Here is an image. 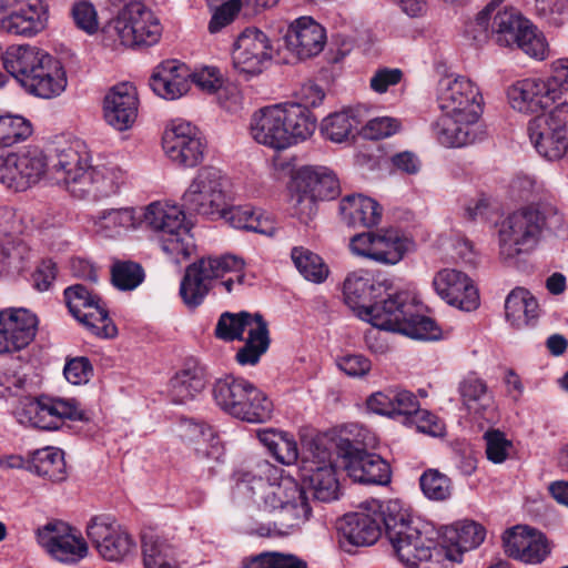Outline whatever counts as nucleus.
Listing matches in <instances>:
<instances>
[{
    "mask_svg": "<svg viewBox=\"0 0 568 568\" xmlns=\"http://www.w3.org/2000/svg\"><path fill=\"white\" fill-rule=\"evenodd\" d=\"M283 470L265 459L257 460L241 475L237 490L258 509L278 516L275 530L285 534L308 519L311 507L306 490Z\"/></svg>",
    "mask_w": 568,
    "mask_h": 568,
    "instance_id": "nucleus-1",
    "label": "nucleus"
},
{
    "mask_svg": "<svg viewBox=\"0 0 568 568\" xmlns=\"http://www.w3.org/2000/svg\"><path fill=\"white\" fill-rule=\"evenodd\" d=\"M442 115L433 125L434 135L446 148H462L475 142L483 112L479 88L464 75H446L437 85Z\"/></svg>",
    "mask_w": 568,
    "mask_h": 568,
    "instance_id": "nucleus-2",
    "label": "nucleus"
},
{
    "mask_svg": "<svg viewBox=\"0 0 568 568\" xmlns=\"http://www.w3.org/2000/svg\"><path fill=\"white\" fill-rule=\"evenodd\" d=\"M382 514L386 537L403 565L430 568L433 558L442 560L444 548L437 545V532L430 525L412 520L398 500L386 501Z\"/></svg>",
    "mask_w": 568,
    "mask_h": 568,
    "instance_id": "nucleus-3",
    "label": "nucleus"
},
{
    "mask_svg": "<svg viewBox=\"0 0 568 568\" xmlns=\"http://www.w3.org/2000/svg\"><path fill=\"white\" fill-rule=\"evenodd\" d=\"M565 232L562 214L550 204L528 205L508 214L498 226L499 256L514 263L538 244L542 231Z\"/></svg>",
    "mask_w": 568,
    "mask_h": 568,
    "instance_id": "nucleus-4",
    "label": "nucleus"
},
{
    "mask_svg": "<svg viewBox=\"0 0 568 568\" xmlns=\"http://www.w3.org/2000/svg\"><path fill=\"white\" fill-rule=\"evenodd\" d=\"M316 119L298 104L277 103L255 111L250 133L255 142L274 151H283L311 138Z\"/></svg>",
    "mask_w": 568,
    "mask_h": 568,
    "instance_id": "nucleus-5",
    "label": "nucleus"
},
{
    "mask_svg": "<svg viewBox=\"0 0 568 568\" xmlns=\"http://www.w3.org/2000/svg\"><path fill=\"white\" fill-rule=\"evenodd\" d=\"M359 318L375 328L399 333L412 338L434 341L440 328L429 317L420 314L419 305L407 292L387 291L368 308H361Z\"/></svg>",
    "mask_w": 568,
    "mask_h": 568,
    "instance_id": "nucleus-6",
    "label": "nucleus"
},
{
    "mask_svg": "<svg viewBox=\"0 0 568 568\" xmlns=\"http://www.w3.org/2000/svg\"><path fill=\"white\" fill-rule=\"evenodd\" d=\"M216 405L229 415L247 423H264L272 416L273 404L253 383L234 375L216 379L213 385Z\"/></svg>",
    "mask_w": 568,
    "mask_h": 568,
    "instance_id": "nucleus-7",
    "label": "nucleus"
},
{
    "mask_svg": "<svg viewBox=\"0 0 568 568\" xmlns=\"http://www.w3.org/2000/svg\"><path fill=\"white\" fill-rule=\"evenodd\" d=\"M143 217L151 229L159 232L160 246L173 261L180 263L191 256L195 243L185 213L180 206L151 203Z\"/></svg>",
    "mask_w": 568,
    "mask_h": 568,
    "instance_id": "nucleus-8",
    "label": "nucleus"
},
{
    "mask_svg": "<svg viewBox=\"0 0 568 568\" xmlns=\"http://www.w3.org/2000/svg\"><path fill=\"white\" fill-rule=\"evenodd\" d=\"M244 261L233 254L206 256L190 264L180 285V294L189 307L199 306L213 286L226 274H237V283H244Z\"/></svg>",
    "mask_w": 568,
    "mask_h": 568,
    "instance_id": "nucleus-9",
    "label": "nucleus"
},
{
    "mask_svg": "<svg viewBox=\"0 0 568 568\" xmlns=\"http://www.w3.org/2000/svg\"><path fill=\"white\" fill-rule=\"evenodd\" d=\"M245 331L247 338L244 346L237 351L236 361L241 365H255L270 346L267 323L261 314L225 312L217 321L215 335L226 342L241 341Z\"/></svg>",
    "mask_w": 568,
    "mask_h": 568,
    "instance_id": "nucleus-10",
    "label": "nucleus"
},
{
    "mask_svg": "<svg viewBox=\"0 0 568 568\" xmlns=\"http://www.w3.org/2000/svg\"><path fill=\"white\" fill-rule=\"evenodd\" d=\"M227 180L221 170L205 166L197 171L181 201L182 207L191 214L219 220L227 206Z\"/></svg>",
    "mask_w": 568,
    "mask_h": 568,
    "instance_id": "nucleus-11",
    "label": "nucleus"
},
{
    "mask_svg": "<svg viewBox=\"0 0 568 568\" xmlns=\"http://www.w3.org/2000/svg\"><path fill=\"white\" fill-rule=\"evenodd\" d=\"M14 414L20 424L44 430L58 429L64 419H88L74 398L24 397L19 402Z\"/></svg>",
    "mask_w": 568,
    "mask_h": 568,
    "instance_id": "nucleus-12",
    "label": "nucleus"
},
{
    "mask_svg": "<svg viewBox=\"0 0 568 568\" xmlns=\"http://www.w3.org/2000/svg\"><path fill=\"white\" fill-rule=\"evenodd\" d=\"M49 173V160L39 148L0 152V182L14 192L38 184Z\"/></svg>",
    "mask_w": 568,
    "mask_h": 568,
    "instance_id": "nucleus-13",
    "label": "nucleus"
},
{
    "mask_svg": "<svg viewBox=\"0 0 568 568\" xmlns=\"http://www.w3.org/2000/svg\"><path fill=\"white\" fill-rule=\"evenodd\" d=\"M90 165L89 154L84 150V145L75 142L55 149L49 163V172L71 195L78 199H87V187L91 183Z\"/></svg>",
    "mask_w": 568,
    "mask_h": 568,
    "instance_id": "nucleus-14",
    "label": "nucleus"
},
{
    "mask_svg": "<svg viewBox=\"0 0 568 568\" xmlns=\"http://www.w3.org/2000/svg\"><path fill=\"white\" fill-rule=\"evenodd\" d=\"M413 246V241L395 229L356 234L349 242L353 254L386 265L400 262Z\"/></svg>",
    "mask_w": 568,
    "mask_h": 568,
    "instance_id": "nucleus-15",
    "label": "nucleus"
},
{
    "mask_svg": "<svg viewBox=\"0 0 568 568\" xmlns=\"http://www.w3.org/2000/svg\"><path fill=\"white\" fill-rule=\"evenodd\" d=\"M0 28L14 36L33 38L48 28V0H0Z\"/></svg>",
    "mask_w": 568,
    "mask_h": 568,
    "instance_id": "nucleus-16",
    "label": "nucleus"
},
{
    "mask_svg": "<svg viewBox=\"0 0 568 568\" xmlns=\"http://www.w3.org/2000/svg\"><path fill=\"white\" fill-rule=\"evenodd\" d=\"M166 156L182 168H195L204 160L206 141L192 123L176 119L171 121L162 136Z\"/></svg>",
    "mask_w": 568,
    "mask_h": 568,
    "instance_id": "nucleus-17",
    "label": "nucleus"
},
{
    "mask_svg": "<svg viewBox=\"0 0 568 568\" xmlns=\"http://www.w3.org/2000/svg\"><path fill=\"white\" fill-rule=\"evenodd\" d=\"M64 298L70 313L87 329L103 338L116 335V327L109 317L102 300L82 284H75L64 290Z\"/></svg>",
    "mask_w": 568,
    "mask_h": 568,
    "instance_id": "nucleus-18",
    "label": "nucleus"
},
{
    "mask_svg": "<svg viewBox=\"0 0 568 568\" xmlns=\"http://www.w3.org/2000/svg\"><path fill=\"white\" fill-rule=\"evenodd\" d=\"M37 540L52 558L65 564L79 562L87 557L89 550L87 541L77 529L60 520L38 528Z\"/></svg>",
    "mask_w": 568,
    "mask_h": 568,
    "instance_id": "nucleus-19",
    "label": "nucleus"
},
{
    "mask_svg": "<svg viewBox=\"0 0 568 568\" xmlns=\"http://www.w3.org/2000/svg\"><path fill=\"white\" fill-rule=\"evenodd\" d=\"M268 36L257 28H246L236 38L232 49L233 67L241 73L257 75L273 59Z\"/></svg>",
    "mask_w": 568,
    "mask_h": 568,
    "instance_id": "nucleus-20",
    "label": "nucleus"
},
{
    "mask_svg": "<svg viewBox=\"0 0 568 568\" xmlns=\"http://www.w3.org/2000/svg\"><path fill=\"white\" fill-rule=\"evenodd\" d=\"M87 536L100 556L110 561L122 560L135 549L128 531L108 518H93L88 524Z\"/></svg>",
    "mask_w": 568,
    "mask_h": 568,
    "instance_id": "nucleus-21",
    "label": "nucleus"
},
{
    "mask_svg": "<svg viewBox=\"0 0 568 568\" xmlns=\"http://www.w3.org/2000/svg\"><path fill=\"white\" fill-rule=\"evenodd\" d=\"M37 328V316L26 308L0 311V354L28 346L33 341Z\"/></svg>",
    "mask_w": 568,
    "mask_h": 568,
    "instance_id": "nucleus-22",
    "label": "nucleus"
},
{
    "mask_svg": "<svg viewBox=\"0 0 568 568\" xmlns=\"http://www.w3.org/2000/svg\"><path fill=\"white\" fill-rule=\"evenodd\" d=\"M506 95L510 108L524 114L540 113L557 101L555 90L544 78L517 80L508 87Z\"/></svg>",
    "mask_w": 568,
    "mask_h": 568,
    "instance_id": "nucleus-23",
    "label": "nucleus"
},
{
    "mask_svg": "<svg viewBox=\"0 0 568 568\" xmlns=\"http://www.w3.org/2000/svg\"><path fill=\"white\" fill-rule=\"evenodd\" d=\"M433 286L437 295L449 305L463 311H474L479 305L478 291L471 280L460 271L444 268L436 273Z\"/></svg>",
    "mask_w": 568,
    "mask_h": 568,
    "instance_id": "nucleus-24",
    "label": "nucleus"
},
{
    "mask_svg": "<svg viewBox=\"0 0 568 568\" xmlns=\"http://www.w3.org/2000/svg\"><path fill=\"white\" fill-rule=\"evenodd\" d=\"M505 552L525 564H539L549 555L545 535L528 526H516L503 536Z\"/></svg>",
    "mask_w": 568,
    "mask_h": 568,
    "instance_id": "nucleus-25",
    "label": "nucleus"
},
{
    "mask_svg": "<svg viewBox=\"0 0 568 568\" xmlns=\"http://www.w3.org/2000/svg\"><path fill=\"white\" fill-rule=\"evenodd\" d=\"M345 444L348 448L344 453V467L354 481L369 485H386L389 483L390 468L387 462L378 455L354 447L348 440H345Z\"/></svg>",
    "mask_w": 568,
    "mask_h": 568,
    "instance_id": "nucleus-26",
    "label": "nucleus"
},
{
    "mask_svg": "<svg viewBox=\"0 0 568 568\" xmlns=\"http://www.w3.org/2000/svg\"><path fill=\"white\" fill-rule=\"evenodd\" d=\"M138 94L132 83L114 85L104 98L103 116L118 131L130 129L138 116Z\"/></svg>",
    "mask_w": 568,
    "mask_h": 568,
    "instance_id": "nucleus-27",
    "label": "nucleus"
},
{
    "mask_svg": "<svg viewBox=\"0 0 568 568\" xmlns=\"http://www.w3.org/2000/svg\"><path fill=\"white\" fill-rule=\"evenodd\" d=\"M390 290V280H374L367 271L363 270L349 273L343 283L345 303L356 312L358 317L361 308H368L366 302L378 300L383 293Z\"/></svg>",
    "mask_w": 568,
    "mask_h": 568,
    "instance_id": "nucleus-28",
    "label": "nucleus"
},
{
    "mask_svg": "<svg viewBox=\"0 0 568 568\" xmlns=\"http://www.w3.org/2000/svg\"><path fill=\"white\" fill-rule=\"evenodd\" d=\"M325 43V29L311 17L296 19L285 36L286 48L298 59L317 55Z\"/></svg>",
    "mask_w": 568,
    "mask_h": 568,
    "instance_id": "nucleus-29",
    "label": "nucleus"
},
{
    "mask_svg": "<svg viewBox=\"0 0 568 568\" xmlns=\"http://www.w3.org/2000/svg\"><path fill=\"white\" fill-rule=\"evenodd\" d=\"M373 514L359 511L344 516L339 530L342 537L351 545L365 547L375 544L381 537L383 523L382 508L385 504H374Z\"/></svg>",
    "mask_w": 568,
    "mask_h": 568,
    "instance_id": "nucleus-30",
    "label": "nucleus"
},
{
    "mask_svg": "<svg viewBox=\"0 0 568 568\" xmlns=\"http://www.w3.org/2000/svg\"><path fill=\"white\" fill-rule=\"evenodd\" d=\"M485 528L473 520L458 521L445 528L443 532L444 548L442 559L460 561L463 552L477 548L485 539Z\"/></svg>",
    "mask_w": 568,
    "mask_h": 568,
    "instance_id": "nucleus-31",
    "label": "nucleus"
},
{
    "mask_svg": "<svg viewBox=\"0 0 568 568\" xmlns=\"http://www.w3.org/2000/svg\"><path fill=\"white\" fill-rule=\"evenodd\" d=\"M91 231L104 239H119L141 223V215L131 206L99 211L89 217Z\"/></svg>",
    "mask_w": 568,
    "mask_h": 568,
    "instance_id": "nucleus-32",
    "label": "nucleus"
},
{
    "mask_svg": "<svg viewBox=\"0 0 568 568\" xmlns=\"http://www.w3.org/2000/svg\"><path fill=\"white\" fill-rule=\"evenodd\" d=\"M190 71L178 60H168L158 65L150 78L153 92L166 100H175L190 89Z\"/></svg>",
    "mask_w": 568,
    "mask_h": 568,
    "instance_id": "nucleus-33",
    "label": "nucleus"
},
{
    "mask_svg": "<svg viewBox=\"0 0 568 568\" xmlns=\"http://www.w3.org/2000/svg\"><path fill=\"white\" fill-rule=\"evenodd\" d=\"M527 131L531 144L541 156L550 161L568 158V131L537 116L530 120Z\"/></svg>",
    "mask_w": 568,
    "mask_h": 568,
    "instance_id": "nucleus-34",
    "label": "nucleus"
},
{
    "mask_svg": "<svg viewBox=\"0 0 568 568\" xmlns=\"http://www.w3.org/2000/svg\"><path fill=\"white\" fill-rule=\"evenodd\" d=\"M52 55L31 44L10 45L2 55L3 67L23 85L40 65Z\"/></svg>",
    "mask_w": 568,
    "mask_h": 568,
    "instance_id": "nucleus-35",
    "label": "nucleus"
},
{
    "mask_svg": "<svg viewBox=\"0 0 568 568\" xmlns=\"http://www.w3.org/2000/svg\"><path fill=\"white\" fill-rule=\"evenodd\" d=\"M192 82L204 93L215 94L219 104L229 112L241 109L242 98L234 87L224 85V78L215 67H203L191 73Z\"/></svg>",
    "mask_w": 568,
    "mask_h": 568,
    "instance_id": "nucleus-36",
    "label": "nucleus"
},
{
    "mask_svg": "<svg viewBox=\"0 0 568 568\" xmlns=\"http://www.w3.org/2000/svg\"><path fill=\"white\" fill-rule=\"evenodd\" d=\"M29 93L51 99L60 95L67 87V77L59 60L51 57L42 63L26 83L22 85Z\"/></svg>",
    "mask_w": 568,
    "mask_h": 568,
    "instance_id": "nucleus-37",
    "label": "nucleus"
},
{
    "mask_svg": "<svg viewBox=\"0 0 568 568\" xmlns=\"http://www.w3.org/2000/svg\"><path fill=\"white\" fill-rule=\"evenodd\" d=\"M220 219L235 229L266 236H273L277 231L276 222L270 214L255 210L251 205H230V200H227V206L224 207L222 215H219Z\"/></svg>",
    "mask_w": 568,
    "mask_h": 568,
    "instance_id": "nucleus-38",
    "label": "nucleus"
},
{
    "mask_svg": "<svg viewBox=\"0 0 568 568\" xmlns=\"http://www.w3.org/2000/svg\"><path fill=\"white\" fill-rule=\"evenodd\" d=\"M328 454L323 452V460L321 463H312L310 467H305L304 471V489H307L315 499L320 501H332L338 498L339 485L335 476V468Z\"/></svg>",
    "mask_w": 568,
    "mask_h": 568,
    "instance_id": "nucleus-39",
    "label": "nucleus"
},
{
    "mask_svg": "<svg viewBox=\"0 0 568 568\" xmlns=\"http://www.w3.org/2000/svg\"><path fill=\"white\" fill-rule=\"evenodd\" d=\"M366 406L369 412L381 416L409 415L417 409V398L409 390L388 387L369 395Z\"/></svg>",
    "mask_w": 568,
    "mask_h": 568,
    "instance_id": "nucleus-40",
    "label": "nucleus"
},
{
    "mask_svg": "<svg viewBox=\"0 0 568 568\" xmlns=\"http://www.w3.org/2000/svg\"><path fill=\"white\" fill-rule=\"evenodd\" d=\"M205 385L204 367L195 361H187L171 378L170 397L174 404H187L203 392Z\"/></svg>",
    "mask_w": 568,
    "mask_h": 568,
    "instance_id": "nucleus-41",
    "label": "nucleus"
},
{
    "mask_svg": "<svg viewBox=\"0 0 568 568\" xmlns=\"http://www.w3.org/2000/svg\"><path fill=\"white\" fill-rule=\"evenodd\" d=\"M339 211L344 221L353 226L373 227L382 221L383 209L379 203L363 194L343 197Z\"/></svg>",
    "mask_w": 568,
    "mask_h": 568,
    "instance_id": "nucleus-42",
    "label": "nucleus"
},
{
    "mask_svg": "<svg viewBox=\"0 0 568 568\" xmlns=\"http://www.w3.org/2000/svg\"><path fill=\"white\" fill-rule=\"evenodd\" d=\"M459 394L470 413L487 422L496 420L494 399L484 381L476 377L466 378L459 385Z\"/></svg>",
    "mask_w": 568,
    "mask_h": 568,
    "instance_id": "nucleus-43",
    "label": "nucleus"
},
{
    "mask_svg": "<svg viewBox=\"0 0 568 568\" xmlns=\"http://www.w3.org/2000/svg\"><path fill=\"white\" fill-rule=\"evenodd\" d=\"M128 9L136 47H151L158 43L162 36V26L158 17L139 2L128 4Z\"/></svg>",
    "mask_w": 568,
    "mask_h": 568,
    "instance_id": "nucleus-44",
    "label": "nucleus"
},
{
    "mask_svg": "<svg viewBox=\"0 0 568 568\" xmlns=\"http://www.w3.org/2000/svg\"><path fill=\"white\" fill-rule=\"evenodd\" d=\"M89 176L91 183L87 187L88 197L100 199L116 193L124 182L125 173L119 165L104 162L90 165Z\"/></svg>",
    "mask_w": 568,
    "mask_h": 568,
    "instance_id": "nucleus-45",
    "label": "nucleus"
},
{
    "mask_svg": "<svg viewBox=\"0 0 568 568\" xmlns=\"http://www.w3.org/2000/svg\"><path fill=\"white\" fill-rule=\"evenodd\" d=\"M529 23L515 9L498 11L491 22L493 37L498 45L513 48Z\"/></svg>",
    "mask_w": 568,
    "mask_h": 568,
    "instance_id": "nucleus-46",
    "label": "nucleus"
},
{
    "mask_svg": "<svg viewBox=\"0 0 568 568\" xmlns=\"http://www.w3.org/2000/svg\"><path fill=\"white\" fill-rule=\"evenodd\" d=\"M144 568H180L171 544L152 531L142 535Z\"/></svg>",
    "mask_w": 568,
    "mask_h": 568,
    "instance_id": "nucleus-47",
    "label": "nucleus"
},
{
    "mask_svg": "<svg viewBox=\"0 0 568 568\" xmlns=\"http://www.w3.org/2000/svg\"><path fill=\"white\" fill-rule=\"evenodd\" d=\"M298 187H304L318 200L333 199L338 192V181L327 168H305L297 175Z\"/></svg>",
    "mask_w": 568,
    "mask_h": 568,
    "instance_id": "nucleus-48",
    "label": "nucleus"
},
{
    "mask_svg": "<svg viewBox=\"0 0 568 568\" xmlns=\"http://www.w3.org/2000/svg\"><path fill=\"white\" fill-rule=\"evenodd\" d=\"M29 468L51 481L67 478L64 453L55 447H44L31 454Z\"/></svg>",
    "mask_w": 568,
    "mask_h": 568,
    "instance_id": "nucleus-49",
    "label": "nucleus"
},
{
    "mask_svg": "<svg viewBox=\"0 0 568 568\" xmlns=\"http://www.w3.org/2000/svg\"><path fill=\"white\" fill-rule=\"evenodd\" d=\"M258 440L283 465H293L298 458L297 443L293 435L273 428L257 432Z\"/></svg>",
    "mask_w": 568,
    "mask_h": 568,
    "instance_id": "nucleus-50",
    "label": "nucleus"
},
{
    "mask_svg": "<svg viewBox=\"0 0 568 568\" xmlns=\"http://www.w3.org/2000/svg\"><path fill=\"white\" fill-rule=\"evenodd\" d=\"M505 313L511 325L520 328L537 317L538 303L527 290L515 288L505 301Z\"/></svg>",
    "mask_w": 568,
    "mask_h": 568,
    "instance_id": "nucleus-51",
    "label": "nucleus"
},
{
    "mask_svg": "<svg viewBox=\"0 0 568 568\" xmlns=\"http://www.w3.org/2000/svg\"><path fill=\"white\" fill-rule=\"evenodd\" d=\"M362 120L354 110H344L326 116L322 121L321 131L325 139L334 143H343L354 136Z\"/></svg>",
    "mask_w": 568,
    "mask_h": 568,
    "instance_id": "nucleus-52",
    "label": "nucleus"
},
{
    "mask_svg": "<svg viewBox=\"0 0 568 568\" xmlns=\"http://www.w3.org/2000/svg\"><path fill=\"white\" fill-rule=\"evenodd\" d=\"M128 6L115 17L110 20L102 29V42L105 47L113 50L120 48L136 47V38L133 34V27L129 20Z\"/></svg>",
    "mask_w": 568,
    "mask_h": 568,
    "instance_id": "nucleus-53",
    "label": "nucleus"
},
{
    "mask_svg": "<svg viewBox=\"0 0 568 568\" xmlns=\"http://www.w3.org/2000/svg\"><path fill=\"white\" fill-rule=\"evenodd\" d=\"M291 258L305 280L320 284L323 283L329 273L328 267L322 257L303 246L292 248Z\"/></svg>",
    "mask_w": 568,
    "mask_h": 568,
    "instance_id": "nucleus-54",
    "label": "nucleus"
},
{
    "mask_svg": "<svg viewBox=\"0 0 568 568\" xmlns=\"http://www.w3.org/2000/svg\"><path fill=\"white\" fill-rule=\"evenodd\" d=\"M32 134V125L21 115H0V144L11 146L26 141Z\"/></svg>",
    "mask_w": 568,
    "mask_h": 568,
    "instance_id": "nucleus-55",
    "label": "nucleus"
},
{
    "mask_svg": "<svg viewBox=\"0 0 568 568\" xmlns=\"http://www.w3.org/2000/svg\"><path fill=\"white\" fill-rule=\"evenodd\" d=\"M144 280L142 266L132 261H116L111 267L112 284L121 291H132Z\"/></svg>",
    "mask_w": 568,
    "mask_h": 568,
    "instance_id": "nucleus-56",
    "label": "nucleus"
},
{
    "mask_svg": "<svg viewBox=\"0 0 568 568\" xmlns=\"http://www.w3.org/2000/svg\"><path fill=\"white\" fill-rule=\"evenodd\" d=\"M244 568H306V564L294 555L262 552L243 560Z\"/></svg>",
    "mask_w": 568,
    "mask_h": 568,
    "instance_id": "nucleus-57",
    "label": "nucleus"
},
{
    "mask_svg": "<svg viewBox=\"0 0 568 568\" xmlns=\"http://www.w3.org/2000/svg\"><path fill=\"white\" fill-rule=\"evenodd\" d=\"M424 495L432 500H446L452 495V481L437 469H428L419 478Z\"/></svg>",
    "mask_w": 568,
    "mask_h": 568,
    "instance_id": "nucleus-58",
    "label": "nucleus"
},
{
    "mask_svg": "<svg viewBox=\"0 0 568 568\" xmlns=\"http://www.w3.org/2000/svg\"><path fill=\"white\" fill-rule=\"evenodd\" d=\"M71 17L74 26L92 36L99 30V17L95 7L85 0L77 1L71 7Z\"/></svg>",
    "mask_w": 568,
    "mask_h": 568,
    "instance_id": "nucleus-59",
    "label": "nucleus"
},
{
    "mask_svg": "<svg viewBox=\"0 0 568 568\" xmlns=\"http://www.w3.org/2000/svg\"><path fill=\"white\" fill-rule=\"evenodd\" d=\"M514 47L523 50L527 55L544 60L548 54V43L541 32H539L531 23L518 39Z\"/></svg>",
    "mask_w": 568,
    "mask_h": 568,
    "instance_id": "nucleus-60",
    "label": "nucleus"
},
{
    "mask_svg": "<svg viewBox=\"0 0 568 568\" xmlns=\"http://www.w3.org/2000/svg\"><path fill=\"white\" fill-rule=\"evenodd\" d=\"M484 438L486 440L487 458L495 464L504 463L513 447L511 442L498 429L486 432Z\"/></svg>",
    "mask_w": 568,
    "mask_h": 568,
    "instance_id": "nucleus-61",
    "label": "nucleus"
},
{
    "mask_svg": "<svg viewBox=\"0 0 568 568\" xmlns=\"http://www.w3.org/2000/svg\"><path fill=\"white\" fill-rule=\"evenodd\" d=\"M67 381L73 385L87 384L93 375V367L89 358L80 356L69 359L63 368Z\"/></svg>",
    "mask_w": 568,
    "mask_h": 568,
    "instance_id": "nucleus-62",
    "label": "nucleus"
},
{
    "mask_svg": "<svg viewBox=\"0 0 568 568\" xmlns=\"http://www.w3.org/2000/svg\"><path fill=\"white\" fill-rule=\"evenodd\" d=\"M292 197L293 214L304 224H307L317 213V197L300 187Z\"/></svg>",
    "mask_w": 568,
    "mask_h": 568,
    "instance_id": "nucleus-63",
    "label": "nucleus"
},
{
    "mask_svg": "<svg viewBox=\"0 0 568 568\" xmlns=\"http://www.w3.org/2000/svg\"><path fill=\"white\" fill-rule=\"evenodd\" d=\"M400 128L397 119L379 116L369 120L363 128V135L369 140L385 139L396 133Z\"/></svg>",
    "mask_w": 568,
    "mask_h": 568,
    "instance_id": "nucleus-64",
    "label": "nucleus"
}]
</instances>
